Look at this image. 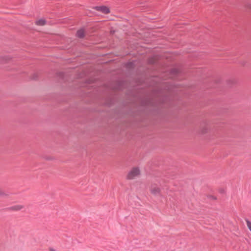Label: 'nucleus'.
Segmentation results:
<instances>
[{"instance_id": "obj_1", "label": "nucleus", "mask_w": 251, "mask_h": 251, "mask_svg": "<svg viewBox=\"0 0 251 251\" xmlns=\"http://www.w3.org/2000/svg\"><path fill=\"white\" fill-rule=\"evenodd\" d=\"M140 174L141 171L140 168L138 167H134L127 173L126 178L127 180H133L139 176Z\"/></svg>"}, {"instance_id": "obj_2", "label": "nucleus", "mask_w": 251, "mask_h": 251, "mask_svg": "<svg viewBox=\"0 0 251 251\" xmlns=\"http://www.w3.org/2000/svg\"><path fill=\"white\" fill-rule=\"evenodd\" d=\"M151 194L154 196H158L161 194V189L156 185H151L150 188Z\"/></svg>"}, {"instance_id": "obj_3", "label": "nucleus", "mask_w": 251, "mask_h": 251, "mask_svg": "<svg viewBox=\"0 0 251 251\" xmlns=\"http://www.w3.org/2000/svg\"><path fill=\"white\" fill-rule=\"evenodd\" d=\"M95 9L104 14H108L110 13L109 7L106 6H96L95 7Z\"/></svg>"}, {"instance_id": "obj_4", "label": "nucleus", "mask_w": 251, "mask_h": 251, "mask_svg": "<svg viewBox=\"0 0 251 251\" xmlns=\"http://www.w3.org/2000/svg\"><path fill=\"white\" fill-rule=\"evenodd\" d=\"M24 208V206L22 204H16L9 207V210L12 211H20Z\"/></svg>"}, {"instance_id": "obj_5", "label": "nucleus", "mask_w": 251, "mask_h": 251, "mask_svg": "<svg viewBox=\"0 0 251 251\" xmlns=\"http://www.w3.org/2000/svg\"><path fill=\"white\" fill-rule=\"evenodd\" d=\"M46 24V21L44 19H40L36 21V24L39 26H43Z\"/></svg>"}, {"instance_id": "obj_6", "label": "nucleus", "mask_w": 251, "mask_h": 251, "mask_svg": "<svg viewBox=\"0 0 251 251\" xmlns=\"http://www.w3.org/2000/svg\"><path fill=\"white\" fill-rule=\"evenodd\" d=\"M76 35L78 37H83L84 36V30L83 29L78 30L77 32Z\"/></svg>"}, {"instance_id": "obj_7", "label": "nucleus", "mask_w": 251, "mask_h": 251, "mask_svg": "<svg viewBox=\"0 0 251 251\" xmlns=\"http://www.w3.org/2000/svg\"><path fill=\"white\" fill-rule=\"evenodd\" d=\"M246 223L248 227L251 231V222H250L249 221H246Z\"/></svg>"}, {"instance_id": "obj_8", "label": "nucleus", "mask_w": 251, "mask_h": 251, "mask_svg": "<svg viewBox=\"0 0 251 251\" xmlns=\"http://www.w3.org/2000/svg\"><path fill=\"white\" fill-rule=\"evenodd\" d=\"M49 251H56V250L53 247H50L49 248Z\"/></svg>"}, {"instance_id": "obj_9", "label": "nucleus", "mask_w": 251, "mask_h": 251, "mask_svg": "<svg viewBox=\"0 0 251 251\" xmlns=\"http://www.w3.org/2000/svg\"><path fill=\"white\" fill-rule=\"evenodd\" d=\"M10 59H11V58L10 57H8V56L5 57V61H8L10 60Z\"/></svg>"}]
</instances>
